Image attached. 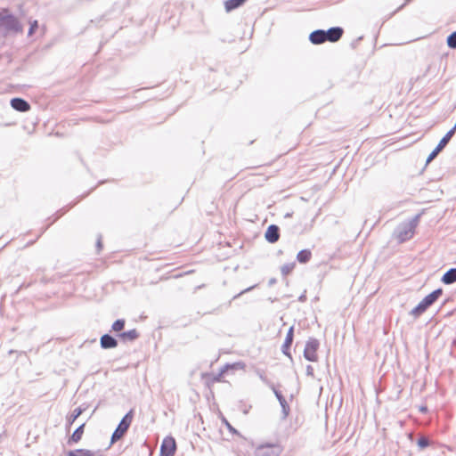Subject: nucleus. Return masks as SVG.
Wrapping results in <instances>:
<instances>
[{
	"mask_svg": "<svg viewBox=\"0 0 456 456\" xmlns=\"http://www.w3.org/2000/svg\"><path fill=\"white\" fill-rule=\"evenodd\" d=\"M420 411H427V408H426V407H421V408H420Z\"/></svg>",
	"mask_w": 456,
	"mask_h": 456,
	"instance_id": "35",
	"label": "nucleus"
},
{
	"mask_svg": "<svg viewBox=\"0 0 456 456\" xmlns=\"http://www.w3.org/2000/svg\"><path fill=\"white\" fill-rule=\"evenodd\" d=\"M33 28H35V26H32V28H30V33H32Z\"/></svg>",
	"mask_w": 456,
	"mask_h": 456,
	"instance_id": "39",
	"label": "nucleus"
},
{
	"mask_svg": "<svg viewBox=\"0 0 456 456\" xmlns=\"http://www.w3.org/2000/svg\"><path fill=\"white\" fill-rule=\"evenodd\" d=\"M256 374L258 375L259 379L264 382L265 383L266 385H268L270 387V384H273L267 378L266 376L265 375V373L262 371V370H256Z\"/></svg>",
	"mask_w": 456,
	"mask_h": 456,
	"instance_id": "28",
	"label": "nucleus"
},
{
	"mask_svg": "<svg viewBox=\"0 0 456 456\" xmlns=\"http://www.w3.org/2000/svg\"><path fill=\"white\" fill-rule=\"evenodd\" d=\"M447 45L450 48L456 49V31L448 36Z\"/></svg>",
	"mask_w": 456,
	"mask_h": 456,
	"instance_id": "25",
	"label": "nucleus"
},
{
	"mask_svg": "<svg viewBox=\"0 0 456 456\" xmlns=\"http://www.w3.org/2000/svg\"><path fill=\"white\" fill-rule=\"evenodd\" d=\"M295 265H296L295 263H288V264L283 265L281 267V272L282 275L286 276V275L289 274L295 268Z\"/></svg>",
	"mask_w": 456,
	"mask_h": 456,
	"instance_id": "23",
	"label": "nucleus"
},
{
	"mask_svg": "<svg viewBox=\"0 0 456 456\" xmlns=\"http://www.w3.org/2000/svg\"><path fill=\"white\" fill-rule=\"evenodd\" d=\"M270 388L273 390V394L275 395L276 398L278 399L281 404V407L282 409L283 419H286L289 416L290 411L286 399L281 395V393L275 388L273 384H270Z\"/></svg>",
	"mask_w": 456,
	"mask_h": 456,
	"instance_id": "7",
	"label": "nucleus"
},
{
	"mask_svg": "<svg viewBox=\"0 0 456 456\" xmlns=\"http://www.w3.org/2000/svg\"><path fill=\"white\" fill-rule=\"evenodd\" d=\"M11 106L14 110H16L18 111H21V112H26L30 110V105L25 100H23L21 98H13L11 101Z\"/></svg>",
	"mask_w": 456,
	"mask_h": 456,
	"instance_id": "12",
	"label": "nucleus"
},
{
	"mask_svg": "<svg viewBox=\"0 0 456 456\" xmlns=\"http://www.w3.org/2000/svg\"><path fill=\"white\" fill-rule=\"evenodd\" d=\"M83 411L81 408H77L73 411L70 416L68 418V422L71 425L75 420L82 414Z\"/></svg>",
	"mask_w": 456,
	"mask_h": 456,
	"instance_id": "24",
	"label": "nucleus"
},
{
	"mask_svg": "<svg viewBox=\"0 0 456 456\" xmlns=\"http://www.w3.org/2000/svg\"><path fill=\"white\" fill-rule=\"evenodd\" d=\"M245 2L246 0H227L224 3V7L226 12H231L242 5Z\"/></svg>",
	"mask_w": 456,
	"mask_h": 456,
	"instance_id": "19",
	"label": "nucleus"
},
{
	"mask_svg": "<svg viewBox=\"0 0 456 456\" xmlns=\"http://www.w3.org/2000/svg\"><path fill=\"white\" fill-rule=\"evenodd\" d=\"M306 370H307V374H312V372H313L312 366L308 365L307 368H306Z\"/></svg>",
	"mask_w": 456,
	"mask_h": 456,
	"instance_id": "33",
	"label": "nucleus"
},
{
	"mask_svg": "<svg viewBox=\"0 0 456 456\" xmlns=\"http://www.w3.org/2000/svg\"><path fill=\"white\" fill-rule=\"evenodd\" d=\"M309 40L314 45H320L326 42L324 39V30L317 29L313 31L309 36Z\"/></svg>",
	"mask_w": 456,
	"mask_h": 456,
	"instance_id": "14",
	"label": "nucleus"
},
{
	"mask_svg": "<svg viewBox=\"0 0 456 456\" xmlns=\"http://www.w3.org/2000/svg\"><path fill=\"white\" fill-rule=\"evenodd\" d=\"M431 303L428 300V298L425 297L411 311V314L414 317H419L424 312L427 311V309L431 306Z\"/></svg>",
	"mask_w": 456,
	"mask_h": 456,
	"instance_id": "10",
	"label": "nucleus"
},
{
	"mask_svg": "<svg viewBox=\"0 0 456 456\" xmlns=\"http://www.w3.org/2000/svg\"><path fill=\"white\" fill-rule=\"evenodd\" d=\"M176 450L175 440L172 436H167L163 439L160 447L161 456H174Z\"/></svg>",
	"mask_w": 456,
	"mask_h": 456,
	"instance_id": "6",
	"label": "nucleus"
},
{
	"mask_svg": "<svg viewBox=\"0 0 456 456\" xmlns=\"http://www.w3.org/2000/svg\"><path fill=\"white\" fill-rule=\"evenodd\" d=\"M293 332H294L293 327H290L287 332L285 341H284V343L282 345V348H281L282 353L289 358H291L289 347L293 342Z\"/></svg>",
	"mask_w": 456,
	"mask_h": 456,
	"instance_id": "11",
	"label": "nucleus"
},
{
	"mask_svg": "<svg viewBox=\"0 0 456 456\" xmlns=\"http://www.w3.org/2000/svg\"><path fill=\"white\" fill-rule=\"evenodd\" d=\"M17 24V20L14 16L9 14L7 10L0 12V27L5 26L7 28H14Z\"/></svg>",
	"mask_w": 456,
	"mask_h": 456,
	"instance_id": "8",
	"label": "nucleus"
},
{
	"mask_svg": "<svg viewBox=\"0 0 456 456\" xmlns=\"http://www.w3.org/2000/svg\"><path fill=\"white\" fill-rule=\"evenodd\" d=\"M417 444L420 449H425L429 445V440L426 436H420Z\"/></svg>",
	"mask_w": 456,
	"mask_h": 456,
	"instance_id": "27",
	"label": "nucleus"
},
{
	"mask_svg": "<svg viewBox=\"0 0 456 456\" xmlns=\"http://www.w3.org/2000/svg\"><path fill=\"white\" fill-rule=\"evenodd\" d=\"M283 447L280 444H263L256 448V456H280Z\"/></svg>",
	"mask_w": 456,
	"mask_h": 456,
	"instance_id": "3",
	"label": "nucleus"
},
{
	"mask_svg": "<svg viewBox=\"0 0 456 456\" xmlns=\"http://www.w3.org/2000/svg\"><path fill=\"white\" fill-rule=\"evenodd\" d=\"M312 253L309 249H302L297 255V260L300 264H305L310 261Z\"/></svg>",
	"mask_w": 456,
	"mask_h": 456,
	"instance_id": "18",
	"label": "nucleus"
},
{
	"mask_svg": "<svg viewBox=\"0 0 456 456\" xmlns=\"http://www.w3.org/2000/svg\"><path fill=\"white\" fill-rule=\"evenodd\" d=\"M304 298H305V296H301V297H299V300H300V301H303V300H304Z\"/></svg>",
	"mask_w": 456,
	"mask_h": 456,
	"instance_id": "36",
	"label": "nucleus"
},
{
	"mask_svg": "<svg viewBox=\"0 0 456 456\" xmlns=\"http://www.w3.org/2000/svg\"><path fill=\"white\" fill-rule=\"evenodd\" d=\"M442 281L447 285L456 282V267L449 269L443 275Z\"/></svg>",
	"mask_w": 456,
	"mask_h": 456,
	"instance_id": "16",
	"label": "nucleus"
},
{
	"mask_svg": "<svg viewBox=\"0 0 456 456\" xmlns=\"http://www.w3.org/2000/svg\"><path fill=\"white\" fill-rule=\"evenodd\" d=\"M411 0H406L404 4H403L397 10H401L403 9L409 2H411Z\"/></svg>",
	"mask_w": 456,
	"mask_h": 456,
	"instance_id": "34",
	"label": "nucleus"
},
{
	"mask_svg": "<svg viewBox=\"0 0 456 456\" xmlns=\"http://www.w3.org/2000/svg\"><path fill=\"white\" fill-rule=\"evenodd\" d=\"M419 217L420 214H418L411 220L402 223L396 227L395 234L399 242L402 243L412 238L415 232V228L419 224Z\"/></svg>",
	"mask_w": 456,
	"mask_h": 456,
	"instance_id": "1",
	"label": "nucleus"
},
{
	"mask_svg": "<svg viewBox=\"0 0 456 456\" xmlns=\"http://www.w3.org/2000/svg\"><path fill=\"white\" fill-rule=\"evenodd\" d=\"M442 294H443V289H435L430 294H428V296H426V297L431 303V305H433L439 298V297L442 296Z\"/></svg>",
	"mask_w": 456,
	"mask_h": 456,
	"instance_id": "22",
	"label": "nucleus"
},
{
	"mask_svg": "<svg viewBox=\"0 0 456 456\" xmlns=\"http://www.w3.org/2000/svg\"><path fill=\"white\" fill-rule=\"evenodd\" d=\"M324 39L325 41H329L330 42V30H324Z\"/></svg>",
	"mask_w": 456,
	"mask_h": 456,
	"instance_id": "31",
	"label": "nucleus"
},
{
	"mask_svg": "<svg viewBox=\"0 0 456 456\" xmlns=\"http://www.w3.org/2000/svg\"><path fill=\"white\" fill-rule=\"evenodd\" d=\"M234 364L232 365H230V364H226L221 370V373L220 375H223L228 369H233L234 368Z\"/></svg>",
	"mask_w": 456,
	"mask_h": 456,
	"instance_id": "30",
	"label": "nucleus"
},
{
	"mask_svg": "<svg viewBox=\"0 0 456 456\" xmlns=\"http://www.w3.org/2000/svg\"><path fill=\"white\" fill-rule=\"evenodd\" d=\"M67 456H94V453L90 450L77 449L73 451H69L67 452Z\"/></svg>",
	"mask_w": 456,
	"mask_h": 456,
	"instance_id": "21",
	"label": "nucleus"
},
{
	"mask_svg": "<svg viewBox=\"0 0 456 456\" xmlns=\"http://www.w3.org/2000/svg\"><path fill=\"white\" fill-rule=\"evenodd\" d=\"M274 282H275V280H274V279H272V280L270 281V283H271V284H273V283H274Z\"/></svg>",
	"mask_w": 456,
	"mask_h": 456,
	"instance_id": "37",
	"label": "nucleus"
},
{
	"mask_svg": "<svg viewBox=\"0 0 456 456\" xmlns=\"http://www.w3.org/2000/svg\"><path fill=\"white\" fill-rule=\"evenodd\" d=\"M85 427H86V424L84 423V424L80 425L72 433V435L68 439V444L71 445V444H77L79 441H81V439H82V437L84 436Z\"/></svg>",
	"mask_w": 456,
	"mask_h": 456,
	"instance_id": "13",
	"label": "nucleus"
},
{
	"mask_svg": "<svg viewBox=\"0 0 456 456\" xmlns=\"http://www.w3.org/2000/svg\"><path fill=\"white\" fill-rule=\"evenodd\" d=\"M124 327H125V321L124 320H117L112 324L111 329L115 332H119L124 329Z\"/></svg>",
	"mask_w": 456,
	"mask_h": 456,
	"instance_id": "26",
	"label": "nucleus"
},
{
	"mask_svg": "<svg viewBox=\"0 0 456 456\" xmlns=\"http://www.w3.org/2000/svg\"><path fill=\"white\" fill-rule=\"evenodd\" d=\"M452 127H455V131H456V122H455V125Z\"/></svg>",
	"mask_w": 456,
	"mask_h": 456,
	"instance_id": "40",
	"label": "nucleus"
},
{
	"mask_svg": "<svg viewBox=\"0 0 456 456\" xmlns=\"http://www.w3.org/2000/svg\"><path fill=\"white\" fill-rule=\"evenodd\" d=\"M139 336V333L137 332L136 330H128V331H126V332H123L119 335L120 338L126 341H132V340H134L138 338Z\"/></svg>",
	"mask_w": 456,
	"mask_h": 456,
	"instance_id": "20",
	"label": "nucleus"
},
{
	"mask_svg": "<svg viewBox=\"0 0 456 456\" xmlns=\"http://www.w3.org/2000/svg\"><path fill=\"white\" fill-rule=\"evenodd\" d=\"M265 238L270 243L277 242L280 238V228L276 224L269 225L265 233Z\"/></svg>",
	"mask_w": 456,
	"mask_h": 456,
	"instance_id": "9",
	"label": "nucleus"
},
{
	"mask_svg": "<svg viewBox=\"0 0 456 456\" xmlns=\"http://www.w3.org/2000/svg\"><path fill=\"white\" fill-rule=\"evenodd\" d=\"M319 341L316 338H310L305 346L304 349V357L309 362H316L317 357V350L319 348Z\"/></svg>",
	"mask_w": 456,
	"mask_h": 456,
	"instance_id": "5",
	"label": "nucleus"
},
{
	"mask_svg": "<svg viewBox=\"0 0 456 456\" xmlns=\"http://www.w3.org/2000/svg\"><path fill=\"white\" fill-rule=\"evenodd\" d=\"M330 34V42L334 43L338 41L343 35V28L340 27H332L329 28Z\"/></svg>",
	"mask_w": 456,
	"mask_h": 456,
	"instance_id": "17",
	"label": "nucleus"
},
{
	"mask_svg": "<svg viewBox=\"0 0 456 456\" xmlns=\"http://www.w3.org/2000/svg\"><path fill=\"white\" fill-rule=\"evenodd\" d=\"M133 420V412L129 411L125 415V417L121 419L118 428L114 431L111 436V443H115L120 440L124 435L126 433Z\"/></svg>",
	"mask_w": 456,
	"mask_h": 456,
	"instance_id": "2",
	"label": "nucleus"
},
{
	"mask_svg": "<svg viewBox=\"0 0 456 456\" xmlns=\"http://www.w3.org/2000/svg\"><path fill=\"white\" fill-rule=\"evenodd\" d=\"M256 285H253L251 287H248L247 289H245L244 290H242L241 292H240L238 295L234 296L233 298H237L239 297L240 295L244 294V293H247L250 290H252Z\"/></svg>",
	"mask_w": 456,
	"mask_h": 456,
	"instance_id": "29",
	"label": "nucleus"
},
{
	"mask_svg": "<svg viewBox=\"0 0 456 456\" xmlns=\"http://www.w3.org/2000/svg\"><path fill=\"white\" fill-rule=\"evenodd\" d=\"M225 424H226V426H227L228 429H229L231 432H232V433H237L236 429H235V428H233L230 423H228L226 420H225Z\"/></svg>",
	"mask_w": 456,
	"mask_h": 456,
	"instance_id": "32",
	"label": "nucleus"
},
{
	"mask_svg": "<svg viewBox=\"0 0 456 456\" xmlns=\"http://www.w3.org/2000/svg\"><path fill=\"white\" fill-rule=\"evenodd\" d=\"M101 346L103 348H114L118 346L117 340L111 336L105 334L101 338Z\"/></svg>",
	"mask_w": 456,
	"mask_h": 456,
	"instance_id": "15",
	"label": "nucleus"
},
{
	"mask_svg": "<svg viewBox=\"0 0 456 456\" xmlns=\"http://www.w3.org/2000/svg\"><path fill=\"white\" fill-rule=\"evenodd\" d=\"M33 28H35V26H32V28H30V33H32Z\"/></svg>",
	"mask_w": 456,
	"mask_h": 456,
	"instance_id": "38",
	"label": "nucleus"
},
{
	"mask_svg": "<svg viewBox=\"0 0 456 456\" xmlns=\"http://www.w3.org/2000/svg\"><path fill=\"white\" fill-rule=\"evenodd\" d=\"M455 134V127H452L445 135L440 140L436 147L433 150V151L429 154L427 159V163L431 162L448 144L452 137Z\"/></svg>",
	"mask_w": 456,
	"mask_h": 456,
	"instance_id": "4",
	"label": "nucleus"
}]
</instances>
